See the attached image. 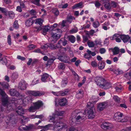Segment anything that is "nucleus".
Returning <instances> with one entry per match:
<instances>
[{
    "label": "nucleus",
    "instance_id": "obj_1",
    "mask_svg": "<svg viewBox=\"0 0 131 131\" xmlns=\"http://www.w3.org/2000/svg\"><path fill=\"white\" fill-rule=\"evenodd\" d=\"M0 94L2 96V99L3 105L6 108L8 111H12L14 108L13 106V103L10 102L8 101V97L5 92L0 88Z\"/></svg>",
    "mask_w": 131,
    "mask_h": 131
},
{
    "label": "nucleus",
    "instance_id": "obj_2",
    "mask_svg": "<svg viewBox=\"0 0 131 131\" xmlns=\"http://www.w3.org/2000/svg\"><path fill=\"white\" fill-rule=\"evenodd\" d=\"M87 107H89L87 112L88 117L89 118H93L95 117V113L94 112L95 108L94 106L93 103L91 102H89L87 103Z\"/></svg>",
    "mask_w": 131,
    "mask_h": 131
},
{
    "label": "nucleus",
    "instance_id": "obj_3",
    "mask_svg": "<svg viewBox=\"0 0 131 131\" xmlns=\"http://www.w3.org/2000/svg\"><path fill=\"white\" fill-rule=\"evenodd\" d=\"M34 28L35 29L34 31H35L37 32L42 30V34L44 35H45L46 34L47 32L48 31H51L50 27L48 25L42 26V27H34Z\"/></svg>",
    "mask_w": 131,
    "mask_h": 131
},
{
    "label": "nucleus",
    "instance_id": "obj_4",
    "mask_svg": "<svg viewBox=\"0 0 131 131\" xmlns=\"http://www.w3.org/2000/svg\"><path fill=\"white\" fill-rule=\"evenodd\" d=\"M28 93L29 94L36 96H40L43 95L45 93L44 92L40 91H29L28 92Z\"/></svg>",
    "mask_w": 131,
    "mask_h": 131
},
{
    "label": "nucleus",
    "instance_id": "obj_5",
    "mask_svg": "<svg viewBox=\"0 0 131 131\" xmlns=\"http://www.w3.org/2000/svg\"><path fill=\"white\" fill-rule=\"evenodd\" d=\"M101 128L104 129L110 130L113 127L112 124L108 122H104L101 126Z\"/></svg>",
    "mask_w": 131,
    "mask_h": 131
},
{
    "label": "nucleus",
    "instance_id": "obj_6",
    "mask_svg": "<svg viewBox=\"0 0 131 131\" xmlns=\"http://www.w3.org/2000/svg\"><path fill=\"white\" fill-rule=\"evenodd\" d=\"M72 115H74L75 116H77L75 117V119L77 121H78V120L80 119H84L85 117V114H83L81 113H79V114H76L75 112L72 113Z\"/></svg>",
    "mask_w": 131,
    "mask_h": 131
},
{
    "label": "nucleus",
    "instance_id": "obj_7",
    "mask_svg": "<svg viewBox=\"0 0 131 131\" xmlns=\"http://www.w3.org/2000/svg\"><path fill=\"white\" fill-rule=\"evenodd\" d=\"M94 80L97 85L100 87V86L105 81V80L104 78L99 77H95L94 79Z\"/></svg>",
    "mask_w": 131,
    "mask_h": 131
},
{
    "label": "nucleus",
    "instance_id": "obj_8",
    "mask_svg": "<svg viewBox=\"0 0 131 131\" xmlns=\"http://www.w3.org/2000/svg\"><path fill=\"white\" fill-rule=\"evenodd\" d=\"M27 83L24 80H22L19 83L18 88L21 90H25L26 89Z\"/></svg>",
    "mask_w": 131,
    "mask_h": 131
},
{
    "label": "nucleus",
    "instance_id": "obj_9",
    "mask_svg": "<svg viewBox=\"0 0 131 131\" xmlns=\"http://www.w3.org/2000/svg\"><path fill=\"white\" fill-rule=\"evenodd\" d=\"M58 102L59 104L61 106H64L67 104V100L64 97L59 100Z\"/></svg>",
    "mask_w": 131,
    "mask_h": 131
},
{
    "label": "nucleus",
    "instance_id": "obj_10",
    "mask_svg": "<svg viewBox=\"0 0 131 131\" xmlns=\"http://www.w3.org/2000/svg\"><path fill=\"white\" fill-rule=\"evenodd\" d=\"M111 86L110 83L105 80L104 82L100 86V87L104 89H107L110 88Z\"/></svg>",
    "mask_w": 131,
    "mask_h": 131
},
{
    "label": "nucleus",
    "instance_id": "obj_11",
    "mask_svg": "<svg viewBox=\"0 0 131 131\" xmlns=\"http://www.w3.org/2000/svg\"><path fill=\"white\" fill-rule=\"evenodd\" d=\"M24 111L22 106H19L16 109V112L19 115L21 116L25 113Z\"/></svg>",
    "mask_w": 131,
    "mask_h": 131
},
{
    "label": "nucleus",
    "instance_id": "obj_12",
    "mask_svg": "<svg viewBox=\"0 0 131 131\" xmlns=\"http://www.w3.org/2000/svg\"><path fill=\"white\" fill-rule=\"evenodd\" d=\"M58 59L61 61L66 63L69 62V57L67 56H60L59 57Z\"/></svg>",
    "mask_w": 131,
    "mask_h": 131
},
{
    "label": "nucleus",
    "instance_id": "obj_13",
    "mask_svg": "<svg viewBox=\"0 0 131 131\" xmlns=\"http://www.w3.org/2000/svg\"><path fill=\"white\" fill-rule=\"evenodd\" d=\"M107 105V103L105 102L100 103L97 106V109L100 111H102L104 109Z\"/></svg>",
    "mask_w": 131,
    "mask_h": 131
},
{
    "label": "nucleus",
    "instance_id": "obj_14",
    "mask_svg": "<svg viewBox=\"0 0 131 131\" xmlns=\"http://www.w3.org/2000/svg\"><path fill=\"white\" fill-rule=\"evenodd\" d=\"M61 35H54L52 34L51 38V42L52 43H55L57 41L58 39L59 38Z\"/></svg>",
    "mask_w": 131,
    "mask_h": 131
},
{
    "label": "nucleus",
    "instance_id": "obj_15",
    "mask_svg": "<svg viewBox=\"0 0 131 131\" xmlns=\"http://www.w3.org/2000/svg\"><path fill=\"white\" fill-rule=\"evenodd\" d=\"M9 92L10 95L12 96H18L19 95V92L14 89H10L9 90Z\"/></svg>",
    "mask_w": 131,
    "mask_h": 131
},
{
    "label": "nucleus",
    "instance_id": "obj_16",
    "mask_svg": "<svg viewBox=\"0 0 131 131\" xmlns=\"http://www.w3.org/2000/svg\"><path fill=\"white\" fill-rule=\"evenodd\" d=\"M35 128V126L32 124H30L28 126H25L23 127V129L24 130L27 131L33 130Z\"/></svg>",
    "mask_w": 131,
    "mask_h": 131
},
{
    "label": "nucleus",
    "instance_id": "obj_17",
    "mask_svg": "<svg viewBox=\"0 0 131 131\" xmlns=\"http://www.w3.org/2000/svg\"><path fill=\"white\" fill-rule=\"evenodd\" d=\"M123 114L120 112H117L115 113L114 115V119L116 120L119 122L121 117H122Z\"/></svg>",
    "mask_w": 131,
    "mask_h": 131
},
{
    "label": "nucleus",
    "instance_id": "obj_18",
    "mask_svg": "<svg viewBox=\"0 0 131 131\" xmlns=\"http://www.w3.org/2000/svg\"><path fill=\"white\" fill-rule=\"evenodd\" d=\"M33 104L35 106V108L37 110H38L40 107H42L43 104L42 102L40 101H38Z\"/></svg>",
    "mask_w": 131,
    "mask_h": 131
},
{
    "label": "nucleus",
    "instance_id": "obj_19",
    "mask_svg": "<svg viewBox=\"0 0 131 131\" xmlns=\"http://www.w3.org/2000/svg\"><path fill=\"white\" fill-rule=\"evenodd\" d=\"M56 59L55 57L53 56L51 58H49L47 63L46 64V67H49L50 65L53 63L54 61Z\"/></svg>",
    "mask_w": 131,
    "mask_h": 131
},
{
    "label": "nucleus",
    "instance_id": "obj_20",
    "mask_svg": "<svg viewBox=\"0 0 131 131\" xmlns=\"http://www.w3.org/2000/svg\"><path fill=\"white\" fill-rule=\"evenodd\" d=\"M120 38L123 40L124 43H125L130 39V37L128 35H123L120 36Z\"/></svg>",
    "mask_w": 131,
    "mask_h": 131
},
{
    "label": "nucleus",
    "instance_id": "obj_21",
    "mask_svg": "<svg viewBox=\"0 0 131 131\" xmlns=\"http://www.w3.org/2000/svg\"><path fill=\"white\" fill-rule=\"evenodd\" d=\"M103 4H105L104 6L105 8L110 9L111 8L110 0H102Z\"/></svg>",
    "mask_w": 131,
    "mask_h": 131
},
{
    "label": "nucleus",
    "instance_id": "obj_22",
    "mask_svg": "<svg viewBox=\"0 0 131 131\" xmlns=\"http://www.w3.org/2000/svg\"><path fill=\"white\" fill-rule=\"evenodd\" d=\"M34 17L36 18V17H33L30 18L27 20L25 23L26 25L27 26H30L35 21V20H33L32 18Z\"/></svg>",
    "mask_w": 131,
    "mask_h": 131
},
{
    "label": "nucleus",
    "instance_id": "obj_23",
    "mask_svg": "<svg viewBox=\"0 0 131 131\" xmlns=\"http://www.w3.org/2000/svg\"><path fill=\"white\" fill-rule=\"evenodd\" d=\"M65 38L72 43H74L75 40V37L72 35L66 36L65 37Z\"/></svg>",
    "mask_w": 131,
    "mask_h": 131
},
{
    "label": "nucleus",
    "instance_id": "obj_24",
    "mask_svg": "<svg viewBox=\"0 0 131 131\" xmlns=\"http://www.w3.org/2000/svg\"><path fill=\"white\" fill-rule=\"evenodd\" d=\"M61 30L59 28L55 29L53 30H51L50 33L51 34L54 35H58L59 34L61 35L62 32Z\"/></svg>",
    "mask_w": 131,
    "mask_h": 131
},
{
    "label": "nucleus",
    "instance_id": "obj_25",
    "mask_svg": "<svg viewBox=\"0 0 131 131\" xmlns=\"http://www.w3.org/2000/svg\"><path fill=\"white\" fill-rule=\"evenodd\" d=\"M121 35L118 34H114L113 37L111 38V40H113L115 39L117 42H121V40L120 39V36Z\"/></svg>",
    "mask_w": 131,
    "mask_h": 131
},
{
    "label": "nucleus",
    "instance_id": "obj_26",
    "mask_svg": "<svg viewBox=\"0 0 131 131\" xmlns=\"http://www.w3.org/2000/svg\"><path fill=\"white\" fill-rule=\"evenodd\" d=\"M68 89H65L64 91H59L60 96H64L67 95L69 92Z\"/></svg>",
    "mask_w": 131,
    "mask_h": 131
},
{
    "label": "nucleus",
    "instance_id": "obj_27",
    "mask_svg": "<svg viewBox=\"0 0 131 131\" xmlns=\"http://www.w3.org/2000/svg\"><path fill=\"white\" fill-rule=\"evenodd\" d=\"M83 91L81 89L79 90L77 92L76 96L78 98H80L83 96Z\"/></svg>",
    "mask_w": 131,
    "mask_h": 131
},
{
    "label": "nucleus",
    "instance_id": "obj_28",
    "mask_svg": "<svg viewBox=\"0 0 131 131\" xmlns=\"http://www.w3.org/2000/svg\"><path fill=\"white\" fill-rule=\"evenodd\" d=\"M52 124H48L45 126H39L38 127L39 128H40L41 129H43L41 130L42 131H45L49 129V127L52 126Z\"/></svg>",
    "mask_w": 131,
    "mask_h": 131
},
{
    "label": "nucleus",
    "instance_id": "obj_29",
    "mask_svg": "<svg viewBox=\"0 0 131 131\" xmlns=\"http://www.w3.org/2000/svg\"><path fill=\"white\" fill-rule=\"evenodd\" d=\"M83 3L82 2L75 4L72 6V8L73 9H75L77 8H81L83 7L82 6Z\"/></svg>",
    "mask_w": 131,
    "mask_h": 131
},
{
    "label": "nucleus",
    "instance_id": "obj_30",
    "mask_svg": "<svg viewBox=\"0 0 131 131\" xmlns=\"http://www.w3.org/2000/svg\"><path fill=\"white\" fill-rule=\"evenodd\" d=\"M61 43H62L63 46H65L67 44V41L65 38H61L58 42V44L60 45Z\"/></svg>",
    "mask_w": 131,
    "mask_h": 131
},
{
    "label": "nucleus",
    "instance_id": "obj_31",
    "mask_svg": "<svg viewBox=\"0 0 131 131\" xmlns=\"http://www.w3.org/2000/svg\"><path fill=\"white\" fill-rule=\"evenodd\" d=\"M48 47L52 49H59L60 47H61V46L60 45L59 46H57V45H54L53 44L48 43Z\"/></svg>",
    "mask_w": 131,
    "mask_h": 131
},
{
    "label": "nucleus",
    "instance_id": "obj_32",
    "mask_svg": "<svg viewBox=\"0 0 131 131\" xmlns=\"http://www.w3.org/2000/svg\"><path fill=\"white\" fill-rule=\"evenodd\" d=\"M105 62L103 61H100L98 66V68L100 69H103L105 67Z\"/></svg>",
    "mask_w": 131,
    "mask_h": 131
},
{
    "label": "nucleus",
    "instance_id": "obj_33",
    "mask_svg": "<svg viewBox=\"0 0 131 131\" xmlns=\"http://www.w3.org/2000/svg\"><path fill=\"white\" fill-rule=\"evenodd\" d=\"M113 55H116L118 54L119 52V49L117 47H115L113 49L111 48Z\"/></svg>",
    "mask_w": 131,
    "mask_h": 131
},
{
    "label": "nucleus",
    "instance_id": "obj_34",
    "mask_svg": "<svg viewBox=\"0 0 131 131\" xmlns=\"http://www.w3.org/2000/svg\"><path fill=\"white\" fill-rule=\"evenodd\" d=\"M0 85H1L3 88L8 89L9 86L8 83L6 82H0Z\"/></svg>",
    "mask_w": 131,
    "mask_h": 131
},
{
    "label": "nucleus",
    "instance_id": "obj_35",
    "mask_svg": "<svg viewBox=\"0 0 131 131\" xmlns=\"http://www.w3.org/2000/svg\"><path fill=\"white\" fill-rule=\"evenodd\" d=\"M67 21L69 22L70 23H71L73 20V19H75L74 17L73 16L71 15L68 16L67 17Z\"/></svg>",
    "mask_w": 131,
    "mask_h": 131
},
{
    "label": "nucleus",
    "instance_id": "obj_36",
    "mask_svg": "<svg viewBox=\"0 0 131 131\" xmlns=\"http://www.w3.org/2000/svg\"><path fill=\"white\" fill-rule=\"evenodd\" d=\"M43 21L41 18H39L36 20V21L35 22V24H36L37 25H39L40 26L39 27H41V26L42 24V22Z\"/></svg>",
    "mask_w": 131,
    "mask_h": 131
},
{
    "label": "nucleus",
    "instance_id": "obj_37",
    "mask_svg": "<svg viewBox=\"0 0 131 131\" xmlns=\"http://www.w3.org/2000/svg\"><path fill=\"white\" fill-rule=\"evenodd\" d=\"M65 64L62 63H59L58 66L59 69H65Z\"/></svg>",
    "mask_w": 131,
    "mask_h": 131
},
{
    "label": "nucleus",
    "instance_id": "obj_38",
    "mask_svg": "<svg viewBox=\"0 0 131 131\" xmlns=\"http://www.w3.org/2000/svg\"><path fill=\"white\" fill-rule=\"evenodd\" d=\"M69 48V47H68L67 48L62 47L59 50V51L61 54L65 53L67 50V49H68Z\"/></svg>",
    "mask_w": 131,
    "mask_h": 131
},
{
    "label": "nucleus",
    "instance_id": "obj_39",
    "mask_svg": "<svg viewBox=\"0 0 131 131\" xmlns=\"http://www.w3.org/2000/svg\"><path fill=\"white\" fill-rule=\"evenodd\" d=\"M0 11L5 15L7 16L8 15V12L6 8L0 7Z\"/></svg>",
    "mask_w": 131,
    "mask_h": 131
},
{
    "label": "nucleus",
    "instance_id": "obj_40",
    "mask_svg": "<svg viewBox=\"0 0 131 131\" xmlns=\"http://www.w3.org/2000/svg\"><path fill=\"white\" fill-rule=\"evenodd\" d=\"M13 27L15 29H17L19 27V26L18 23V21L16 20L13 24Z\"/></svg>",
    "mask_w": 131,
    "mask_h": 131
},
{
    "label": "nucleus",
    "instance_id": "obj_41",
    "mask_svg": "<svg viewBox=\"0 0 131 131\" xmlns=\"http://www.w3.org/2000/svg\"><path fill=\"white\" fill-rule=\"evenodd\" d=\"M55 117L54 116V115H53L52 116H50L49 119V121L50 122H53V124H56L57 123V122L56 121H54Z\"/></svg>",
    "mask_w": 131,
    "mask_h": 131
},
{
    "label": "nucleus",
    "instance_id": "obj_42",
    "mask_svg": "<svg viewBox=\"0 0 131 131\" xmlns=\"http://www.w3.org/2000/svg\"><path fill=\"white\" fill-rule=\"evenodd\" d=\"M52 12L56 16H58L59 14V12L58 10L56 8L52 9Z\"/></svg>",
    "mask_w": 131,
    "mask_h": 131
},
{
    "label": "nucleus",
    "instance_id": "obj_43",
    "mask_svg": "<svg viewBox=\"0 0 131 131\" xmlns=\"http://www.w3.org/2000/svg\"><path fill=\"white\" fill-rule=\"evenodd\" d=\"M49 75L47 74H43L41 77V79L43 81H44L46 80L48 77Z\"/></svg>",
    "mask_w": 131,
    "mask_h": 131
},
{
    "label": "nucleus",
    "instance_id": "obj_44",
    "mask_svg": "<svg viewBox=\"0 0 131 131\" xmlns=\"http://www.w3.org/2000/svg\"><path fill=\"white\" fill-rule=\"evenodd\" d=\"M9 17L11 18H13L15 16V14L12 11L9 12L8 13Z\"/></svg>",
    "mask_w": 131,
    "mask_h": 131
},
{
    "label": "nucleus",
    "instance_id": "obj_45",
    "mask_svg": "<svg viewBox=\"0 0 131 131\" xmlns=\"http://www.w3.org/2000/svg\"><path fill=\"white\" fill-rule=\"evenodd\" d=\"M28 110L29 112H34L35 110H37V109L35 108V106L34 105L33 106H30Z\"/></svg>",
    "mask_w": 131,
    "mask_h": 131
},
{
    "label": "nucleus",
    "instance_id": "obj_46",
    "mask_svg": "<svg viewBox=\"0 0 131 131\" xmlns=\"http://www.w3.org/2000/svg\"><path fill=\"white\" fill-rule=\"evenodd\" d=\"M99 23L98 21L94 22L93 23V26L94 28H97L99 26Z\"/></svg>",
    "mask_w": 131,
    "mask_h": 131
},
{
    "label": "nucleus",
    "instance_id": "obj_47",
    "mask_svg": "<svg viewBox=\"0 0 131 131\" xmlns=\"http://www.w3.org/2000/svg\"><path fill=\"white\" fill-rule=\"evenodd\" d=\"M87 44L90 47H93L94 46V44L93 41H88L87 42Z\"/></svg>",
    "mask_w": 131,
    "mask_h": 131
},
{
    "label": "nucleus",
    "instance_id": "obj_48",
    "mask_svg": "<svg viewBox=\"0 0 131 131\" xmlns=\"http://www.w3.org/2000/svg\"><path fill=\"white\" fill-rule=\"evenodd\" d=\"M114 72L117 75H119L122 74L123 73V71L122 70H118L117 69L114 70Z\"/></svg>",
    "mask_w": 131,
    "mask_h": 131
},
{
    "label": "nucleus",
    "instance_id": "obj_49",
    "mask_svg": "<svg viewBox=\"0 0 131 131\" xmlns=\"http://www.w3.org/2000/svg\"><path fill=\"white\" fill-rule=\"evenodd\" d=\"M40 1V0H34L33 3L36 5L40 6L41 5L39 3Z\"/></svg>",
    "mask_w": 131,
    "mask_h": 131
},
{
    "label": "nucleus",
    "instance_id": "obj_50",
    "mask_svg": "<svg viewBox=\"0 0 131 131\" xmlns=\"http://www.w3.org/2000/svg\"><path fill=\"white\" fill-rule=\"evenodd\" d=\"M2 62L3 64L6 65L7 63V61L6 58L5 57H3L2 58Z\"/></svg>",
    "mask_w": 131,
    "mask_h": 131
},
{
    "label": "nucleus",
    "instance_id": "obj_51",
    "mask_svg": "<svg viewBox=\"0 0 131 131\" xmlns=\"http://www.w3.org/2000/svg\"><path fill=\"white\" fill-rule=\"evenodd\" d=\"M18 75L16 73H13L12 75V78L14 79L15 80L18 78Z\"/></svg>",
    "mask_w": 131,
    "mask_h": 131
},
{
    "label": "nucleus",
    "instance_id": "obj_52",
    "mask_svg": "<svg viewBox=\"0 0 131 131\" xmlns=\"http://www.w3.org/2000/svg\"><path fill=\"white\" fill-rule=\"evenodd\" d=\"M48 43L45 44L44 45H42L41 46V48L43 49L46 50L48 47Z\"/></svg>",
    "mask_w": 131,
    "mask_h": 131
},
{
    "label": "nucleus",
    "instance_id": "obj_53",
    "mask_svg": "<svg viewBox=\"0 0 131 131\" xmlns=\"http://www.w3.org/2000/svg\"><path fill=\"white\" fill-rule=\"evenodd\" d=\"M115 101L119 103L120 102L119 98L116 96H114L113 97Z\"/></svg>",
    "mask_w": 131,
    "mask_h": 131
},
{
    "label": "nucleus",
    "instance_id": "obj_54",
    "mask_svg": "<svg viewBox=\"0 0 131 131\" xmlns=\"http://www.w3.org/2000/svg\"><path fill=\"white\" fill-rule=\"evenodd\" d=\"M7 42L9 45H11L12 42L11 36L10 35H9L7 37Z\"/></svg>",
    "mask_w": 131,
    "mask_h": 131
},
{
    "label": "nucleus",
    "instance_id": "obj_55",
    "mask_svg": "<svg viewBox=\"0 0 131 131\" xmlns=\"http://www.w3.org/2000/svg\"><path fill=\"white\" fill-rule=\"evenodd\" d=\"M124 77L128 79H130L131 78V76L128 72H127L124 74Z\"/></svg>",
    "mask_w": 131,
    "mask_h": 131
},
{
    "label": "nucleus",
    "instance_id": "obj_56",
    "mask_svg": "<svg viewBox=\"0 0 131 131\" xmlns=\"http://www.w3.org/2000/svg\"><path fill=\"white\" fill-rule=\"evenodd\" d=\"M58 25L57 24H54L53 25H51L50 27L51 30H53V29H55V28Z\"/></svg>",
    "mask_w": 131,
    "mask_h": 131
},
{
    "label": "nucleus",
    "instance_id": "obj_57",
    "mask_svg": "<svg viewBox=\"0 0 131 131\" xmlns=\"http://www.w3.org/2000/svg\"><path fill=\"white\" fill-rule=\"evenodd\" d=\"M51 93L53 94L54 95L56 96H60V95L59 94V91L55 92L53 91H52Z\"/></svg>",
    "mask_w": 131,
    "mask_h": 131
},
{
    "label": "nucleus",
    "instance_id": "obj_58",
    "mask_svg": "<svg viewBox=\"0 0 131 131\" xmlns=\"http://www.w3.org/2000/svg\"><path fill=\"white\" fill-rule=\"evenodd\" d=\"M68 83L67 79V78H64L63 79L62 82V84L63 85L67 84Z\"/></svg>",
    "mask_w": 131,
    "mask_h": 131
},
{
    "label": "nucleus",
    "instance_id": "obj_59",
    "mask_svg": "<svg viewBox=\"0 0 131 131\" xmlns=\"http://www.w3.org/2000/svg\"><path fill=\"white\" fill-rule=\"evenodd\" d=\"M99 51L101 54H103L106 52V50L104 48H101L100 49Z\"/></svg>",
    "mask_w": 131,
    "mask_h": 131
},
{
    "label": "nucleus",
    "instance_id": "obj_60",
    "mask_svg": "<svg viewBox=\"0 0 131 131\" xmlns=\"http://www.w3.org/2000/svg\"><path fill=\"white\" fill-rule=\"evenodd\" d=\"M92 66L93 67H96L97 66V64L95 61H93L91 62Z\"/></svg>",
    "mask_w": 131,
    "mask_h": 131
},
{
    "label": "nucleus",
    "instance_id": "obj_61",
    "mask_svg": "<svg viewBox=\"0 0 131 131\" xmlns=\"http://www.w3.org/2000/svg\"><path fill=\"white\" fill-rule=\"evenodd\" d=\"M30 13L32 15H35L36 14V11L32 9L30 11Z\"/></svg>",
    "mask_w": 131,
    "mask_h": 131
},
{
    "label": "nucleus",
    "instance_id": "obj_62",
    "mask_svg": "<svg viewBox=\"0 0 131 131\" xmlns=\"http://www.w3.org/2000/svg\"><path fill=\"white\" fill-rule=\"evenodd\" d=\"M38 60L36 59H35L33 60L32 61V62L31 63V64L32 65H34L35 64H36L38 62Z\"/></svg>",
    "mask_w": 131,
    "mask_h": 131
},
{
    "label": "nucleus",
    "instance_id": "obj_63",
    "mask_svg": "<svg viewBox=\"0 0 131 131\" xmlns=\"http://www.w3.org/2000/svg\"><path fill=\"white\" fill-rule=\"evenodd\" d=\"M78 31L77 29H73L70 31V32L71 34H73L77 32Z\"/></svg>",
    "mask_w": 131,
    "mask_h": 131
},
{
    "label": "nucleus",
    "instance_id": "obj_64",
    "mask_svg": "<svg viewBox=\"0 0 131 131\" xmlns=\"http://www.w3.org/2000/svg\"><path fill=\"white\" fill-rule=\"evenodd\" d=\"M122 131H131V126L122 129Z\"/></svg>",
    "mask_w": 131,
    "mask_h": 131
}]
</instances>
